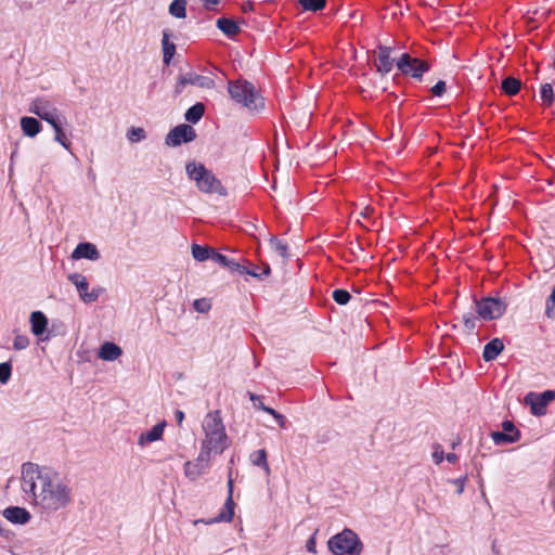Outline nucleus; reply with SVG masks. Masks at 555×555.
<instances>
[{"label":"nucleus","mask_w":555,"mask_h":555,"mask_svg":"<svg viewBox=\"0 0 555 555\" xmlns=\"http://www.w3.org/2000/svg\"><path fill=\"white\" fill-rule=\"evenodd\" d=\"M21 486L33 503L46 513L64 509L73 502V490L60 473L27 462L22 465Z\"/></svg>","instance_id":"1"},{"label":"nucleus","mask_w":555,"mask_h":555,"mask_svg":"<svg viewBox=\"0 0 555 555\" xmlns=\"http://www.w3.org/2000/svg\"><path fill=\"white\" fill-rule=\"evenodd\" d=\"M204 438L201 451L215 456L229 447V438L219 410L207 413L202 423Z\"/></svg>","instance_id":"2"},{"label":"nucleus","mask_w":555,"mask_h":555,"mask_svg":"<svg viewBox=\"0 0 555 555\" xmlns=\"http://www.w3.org/2000/svg\"><path fill=\"white\" fill-rule=\"evenodd\" d=\"M228 92L231 99L249 109L250 112H260L264 108V102L255 86L247 80L229 81Z\"/></svg>","instance_id":"3"},{"label":"nucleus","mask_w":555,"mask_h":555,"mask_svg":"<svg viewBox=\"0 0 555 555\" xmlns=\"http://www.w3.org/2000/svg\"><path fill=\"white\" fill-rule=\"evenodd\" d=\"M186 175L190 180L194 181L196 188L206 194H217L225 196L227 190L221 181L208 170L203 164L195 162L188 163L185 166Z\"/></svg>","instance_id":"4"},{"label":"nucleus","mask_w":555,"mask_h":555,"mask_svg":"<svg viewBox=\"0 0 555 555\" xmlns=\"http://www.w3.org/2000/svg\"><path fill=\"white\" fill-rule=\"evenodd\" d=\"M327 545L334 555H359L363 550L358 534L351 529H344L332 537Z\"/></svg>","instance_id":"5"},{"label":"nucleus","mask_w":555,"mask_h":555,"mask_svg":"<svg viewBox=\"0 0 555 555\" xmlns=\"http://www.w3.org/2000/svg\"><path fill=\"white\" fill-rule=\"evenodd\" d=\"M506 310V304L500 298L487 297L476 301V312L483 320L499 319Z\"/></svg>","instance_id":"6"},{"label":"nucleus","mask_w":555,"mask_h":555,"mask_svg":"<svg viewBox=\"0 0 555 555\" xmlns=\"http://www.w3.org/2000/svg\"><path fill=\"white\" fill-rule=\"evenodd\" d=\"M397 67L403 75H410L413 78H422L423 74L429 70V64L426 61L412 57L408 53L399 57Z\"/></svg>","instance_id":"7"},{"label":"nucleus","mask_w":555,"mask_h":555,"mask_svg":"<svg viewBox=\"0 0 555 555\" xmlns=\"http://www.w3.org/2000/svg\"><path fill=\"white\" fill-rule=\"evenodd\" d=\"M211 455L199 451L197 457L194 461H188L184 464V475L191 480H197L202 475H204L208 468L210 467Z\"/></svg>","instance_id":"8"},{"label":"nucleus","mask_w":555,"mask_h":555,"mask_svg":"<svg viewBox=\"0 0 555 555\" xmlns=\"http://www.w3.org/2000/svg\"><path fill=\"white\" fill-rule=\"evenodd\" d=\"M192 85L196 86L201 89H212L215 87V81L212 78L208 76L197 75L194 73H186L180 75L175 87V92L180 94L183 92L185 86Z\"/></svg>","instance_id":"9"},{"label":"nucleus","mask_w":555,"mask_h":555,"mask_svg":"<svg viewBox=\"0 0 555 555\" xmlns=\"http://www.w3.org/2000/svg\"><path fill=\"white\" fill-rule=\"evenodd\" d=\"M555 399L554 390H545L542 393L529 392L525 397L527 404H530L531 413L537 416L544 415L546 413L547 404Z\"/></svg>","instance_id":"10"},{"label":"nucleus","mask_w":555,"mask_h":555,"mask_svg":"<svg viewBox=\"0 0 555 555\" xmlns=\"http://www.w3.org/2000/svg\"><path fill=\"white\" fill-rule=\"evenodd\" d=\"M29 111L42 120L49 122L52 127L60 124L57 119V109L49 101L37 99L30 104Z\"/></svg>","instance_id":"11"},{"label":"nucleus","mask_w":555,"mask_h":555,"mask_svg":"<svg viewBox=\"0 0 555 555\" xmlns=\"http://www.w3.org/2000/svg\"><path fill=\"white\" fill-rule=\"evenodd\" d=\"M196 138L193 127L186 124L179 125L171 129L166 137V144L178 146L181 143H188Z\"/></svg>","instance_id":"12"},{"label":"nucleus","mask_w":555,"mask_h":555,"mask_svg":"<svg viewBox=\"0 0 555 555\" xmlns=\"http://www.w3.org/2000/svg\"><path fill=\"white\" fill-rule=\"evenodd\" d=\"M68 280L76 286L80 299L86 304L94 302L99 298V293L95 289L88 291L89 283L87 279L80 273H73L68 275Z\"/></svg>","instance_id":"13"},{"label":"nucleus","mask_w":555,"mask_h":555,"mask_svg":"<svg viewBox=\"0 0 555 555\" xmlns=\"http://www.w3.org/2000/svg\"><path fill=\"white\" fill-rule=\"evenodd\" d=\"M491 438L496 444L513 443L519 440L520 431L512 421H504L502 423V431H493Z\"/></svg>","instance_id":"14"},{"label":"nucleus","mask_w":555,"mask_h":555,"mask_svg":"<svg viewBox=\"0 0 555 555\" xmlns=\"http://www.w3.org/2000/svg\"><path fill=\"white\" fill-rule=\"evenodd\" d=\"M234 507H235V503L233 501V479L231 477H229L228 498L225 500L224 506L216 518L206 521V524H214L217 521H227V522L232 521V519L234 517Z\"/></svg>","instance_id":"15"},{"label":"nucleus","mask_w":555,"mask_h":555,"mask_svg":"<svg viewBox=\"0 0 555 555\" xmlns=\"http://www.w3.org/2000/svg\"><path fill=\"white\" fill-rule=\"evenodd\" d=\"M391 49L389 47L379 46L377 57L375 60V66L377 72L382 75H386L391 72L393 67V60L390 56Z\"/></svg>","instance_id":"16"},{"label":"nucleus","mask_w":555,"mask_h":555,"mask_svg":"<svg viewBox=\"0 0 555 555\" xmlns=\"http://www.w3.org/2000/svg\"><path fill=\"white\" fill-rule=\"evenodd\" d=\"M73 259H89L98 260L100 253L96 246L92 243H79L72 253Z\"/></svg>","instance_id":"17"},{"label":"nucleus","mask_w":555,"mask_h":555,"mask_svg":"<svg viewBox=\"0 0 555 555\" xmlns=\"http://www.w3.org/2000/svg\"><path fill=\"white\" fill-rule=\"evenodd\" d=\"M3 516L12 524L24 525L27 524L31 516L30 513L20 506H10L3 511Z\"/></svg>","instance_id":"18"},{"label":"nucleus","mask_w":555,"mask_h":555,"mask_svg":"<svg viewBox=\"0 0 555 555\" xmlns=\"http://www.w3.org/2000/svg\"><path fill=\"white\" fill-rule=\"evenodd\" d=\"M504 349L500 338L491 339L483 348L482 358L486 362L494 360Z\"/></svg>","instance_id":"19"},{"label":"nucleus","mask_w":555,"mask_h":555,"mask_svg":"<svg viewBox=\"0 0 555 555\" xmlns=\"http://www.w3.org/2000/svg\"><path fill=\"white\" fill-rule=\"evenodd\" d=\"M165 426L166 422H162L156 424L151 430L141 434L138 440L139 444L144 446L145 443H151L162 439Z\"/></svg>","instance_id":"20"},{"label":"nucleus","mask_w":555,"mask_h":555,"mask_svg":"<svg viewBox=\"0 0 555 555\" xmlns=\"http://www.w3.org/2000/svg\"><path fill=\"white\" fill-rule=\"evenodd\" d=\"M31 332L36 335H42L47 330L48 319L41 311H34L30 314Z\"/></svg>","instance_id":"21"},{"label":"nucleus","mask_w":555,"mask_h":555,"mask_svg":"<svg viewBox=\"0 0 555 555\" xmlns=\"http://www.w3.org/2000/svg\"><path fill=\"white\" fill-rule=\"evenodd\" d=\"M122 350L119 346L114 343L106 341L101 346L99 357L106 361H114L119 358Z\"/></svg>","instance_id":"22"},{"label":"nucleus","mask_w":555,"mask_h":555,"mask_svg":"<svg viewBox=\"0 0 555 555\" xmlns=\"http://www.w3.org/2000/svg\"><path fill=\"white\" fill-rule=\"evenodd\" d=\"M169 38H170L169 31L164 30L162 46H163V62L166 65L170 64V62L176 53V44L170 42Z\"/></svg>","instance_id":"23"},{"label":"nucleus","mask_w":555,"mask_h":555,"mask_svg":"<svg viewBox=\"0 0 555 555\" xmlns=\"http://www.w3.org/2000/svg\"><path fill=\"white\" fill-rule=\"evenodd\" d=\"M21 128L25 135L34 138L40 132L41 125L34 117H23L21 118Z\"/></svg>","instance_id":"24"},{"label":"nucleus","mask_w":555,"mask_h":555,"mask_svg":"<svg viewBox=\"0 0 555 555\" xmlns=\"http://www.w3.org/2000/svg\"><path fill=\"white\" fill-rule=\"evenodd\" d=\"M250 462L253 465L261 467L267 475H270L271 469L268 463V453L264 449H259L250 454Z\"/></svg>","instance_id":"25"},{"label":"nucleus","mask_w":555,"mask_h":555,"mask_svg":"<svg viewBox=\"0 0 555 555\" xmlns=\"http://www.w3.org/2000/svg\"><path fill=\"white\" fill-rule=\"evenodd\" d=\"M217 27L228 37H233L240 33L238 25L233 20L227 17L218 18Z\"/></svg>","instance_id":"26"},{"label":"nucleus","mask_w":555,"mask_h":555,"mask_svg":"<svg viewBox=\"0 0 555 555\" xmlns=\"http://www.w3.org/2000/svg\"><path fill=\"white\" fill-rule=\"evenodd\" d=\"M501 88L506 95L513 96L519 92L521 88V81L514 77H506L502 81Z\"/></svg>","instance_id":"27"},{"label":"nucleus","mask_w":555,"mask_h":555,"mask_svg":"<svg viewBox=\"0 0 555 555\" xmlns=\"http://www.w3.org/2000/svg\"><path fill=\"white\" fill-rule=\"evenodd\" d=\"M540 98L542 100V105L548 107L555 101V92L554 88L551 83H543L540 89Z\"/></svg>","instance_id":"28"},{"label":"nucleus","mask_w":555,"mask_h":555,"mask_svg":"<svg viewBox=\"0 0 555 555\" xmlns=\"http://www.w3.org/2000/svg\"><path fill=\"white\" fill-rule=\"evenodd\" d=\"M205 106L203 103H196L191 106L185 113V119L190 122L196 124L204 115Z\"/></svg>","instance_id":"29"},{"label":"nucleus","mask_w":555,"mask_h":555,"mask_svg":"<svg viewBox=\"0 0 555 555\" xmlns=\"http://www.w3.org/2000/svg\"><path fill=\"white\" fill-rule=\"evenodd\" d=\"M212 249L214 248H211L209 246H201L197 244H193L192 245V256L197 261H205V260L210 259Z\"/></svg>","instance_id":"30"},{"label":"nucleus","mask_w":555,"mask_h":555,"mask_svg":"<svg viewBox=\"0 0 555 555\" xmlns=\"http://www.w3.org/2000/svg\"><path fill=\"white\" fill-rule=\"evenodd\" d=\"M169 13L177 18L186 16V0H173L169 5Z\"/></svg>","instance_id":"31"},{"label":"nucleus","mask_w":555,"mask_h":555,"mask_svg":"<svg viewBox=\"0 0 555 555\" xmlns=\"http://www.w3.org/2000/svg\"><path fill=\"white\" fill-rule=\"evenodd\" d=\"M298 3L305 11H321L326 5V0H298Z\"/></svg>","instance_id":"32"},{"label":"nucleus","mask_w":555,"mask_h":555,"mask_svg":"<svg viewBox=\"0 0 555 555\" xmlns=\"http://www.w3.org/2000/svg\"><path fill=\"white\" fill-rule=\"evenodd\" d=\"M224 268H228L232 272H238L240 274H248L251 276H258V274L254 271L248 270L246 267L240 264L233 259L227 258V264L223 266Z\"/></svg>","instance_id":"33"},{"label":"nucleus","mask_w":555,"mask_h":555,"mask_svg":"<svg viewBox=\"0 0 555 555\" xmlns=\"http://www.w3.org/2000/svg\"><path fill=\"white\" fill-rule=\"evenodd\" d=\"M270 246L282 258L286 259L288 257V245L285 242L272 237L270 240Z\"/></svg>","instance_id":"34"},{"label":"nucleus","mask_w":555,"mask_h":555,"mask_svg":"<svg viewBox=\"0 0 555 555\" xmlns=\"http://www.w3.org/2000/svg\"><path fill=\"white\" fill-rule=\"evenodd\" d=\"M332 296H333V299L335 300V302L340 306L347 305L351 299L350 293L343 288H337V289L333 291Z\"/></svg>","instance_id":"35"},{"label":"nucleus","mask_w":555,"mask_h":555,"mask_svg":"<svg viewBox=\"0 0 555 555\" xmlns=\"http://www.w3.org/2000/svg\"><path fill=\"white\" fill-rule=\"evenodd\" d=\"M52 128L54 129V132H55V137H54L55 141H57L62 146H64L66 150H68L70 146V141L65 135V133L62 129L61 122L57 125H54V127H52Z\"/></svg>","instance_id":"36"},{"label":"nucleus","mask_w":555,"mask_h":555,"mask_svg":"<svg viewBox=\"0 0 555 555\" xmlns=\"http://www.w3.org/2000/svg\"><path fill=\"white\" fill-rule=\"evenodd\" d=\"M127 138L128 140H130L131 142H138V141H141L145 138V131L143 128H135V127H132L128 130L127 132Z\"/></svg>","instance_id":"37"},{"label":"nucleus","mask_w":555,"mask_h":555,"mask_svg":"<svg viewBox=\"0 0 555 555\" xmlns=\"http://www.w3.org/2000/svg\"><path fill=\"white\" fill-rule=\"evenodd\" d=\"M261 410L269 413L270 415H272L275 418V421L280 427H285L286 420H285L284 415L276 412L274 409L266 406V405H261Z\"/></svg>","instance_id":"38"},{"label":"nucleus","mask_w":555,"mask_h":555,"mask_svg":"<svg viewBox=\"0 0 555 555\" xmlns=\"http://www.w3.org/2000/svg\"><path fill=\"white\" fill-rule=\"evenodd\" d=\"M12 367L9 362L0 363V383L5 384L10 379Z\"/></svg>","instance_id":"39"},{"label":"nucleus","mask_w":555,"mask_h":555,"mask_svg":"<svg viewBox=\"0 0 555 555\" xmlns=\"http://www.w3.org/2000/svg\"><path fill=\"white\" fill-rule=\"evenodd\" d=\"M29 345V339L25 335H16L13 341V347L16 350L26 349Z\"/></svg>","instance_id":"40"},{"label":"nucleus","mask_w":555,"mask_h":555,"mask_svg":"<svg viewBox=\"0 0 555 555\" xmlns=\"http://www.w3.org/2000/svg\"><path fill=\"white\" fill-rule=\"evenodd\" d=\"M462 321L464 323V326L469 331H473L476 326V318L474 317L473 313H464L462 315Z\"/></svg>","instance_id":"41"},{"label":"nucleus","mask_w":555,"mask_h":555,"mask_svg":"<svg viewBox=\"0 0 555 555\" xmlns=\"http://www.w3.org/2000/svg\"><path fill=\"white\" fill-rule=\"evenodd\" d=\"M446 91V82L443 80H439L433 88L431 93L436 96H441Z\"/></svg>","instance_id":"42"},{"label":"nucleus","mask_w":555,"mask_h":555,"mask_svg":"<svg viewBox=\"0 0 555 555\" xmlns=\"http://www.w3.org/2000/svg\"><path fill=\"white\" fill-rule=\"evenodd\" d=\"M467 480V477H460L456 479H453L451 482L455 486L457 494H462L465 488V482Z\"/></svg>","instance_id":"43"},{"label":"nucleus","mask_w":555,"mask_h":555,"mask_svg":"<svg viewBox=\"0 0 555 555\" xmlns=\"http://www.w3.org/2000/svg\"><path fill=\"white\" fill-rule=\"evenodd\" d=\"M227 256L216 251L215 249H212V253H211V257L210 259L217 263H219L221 267H223L224 264H227Z\"/></svg>","instance_id":"44"},{"label":"nucleus","mask_w":555,"mask_h":555,"mask_svg":"<svg viewBox=\"0 0 555 555\" xmlns=\"http://www.w3.org/2000/svg\"><path fill=\"white\" fill-rule=\"evenodd\" d=\"M433 459L436 464H440L443 461V450L439 444L436 446L435 451L433 453Z\"/></svg>","instance_id":"45"},{"label":"nucleus","mask_w":555,"mask_h":555,"mask_svg":"<svg viewBox=\"0 0 555 555\" xmlns=\"http://www.w3.org/2000/svg\"><path fill=\"white\" fill-rule=\"evenodd\" d=\"M315 538L314 535L310 537V539L307 541L306 543V548L309 553H315L317 550H315Z\"/></svg>","instance_id":"46"},{"label":"nucleus","mask_w":555,"mask_h":555,"mask_svg":"<svg viewBox=\"0 0 555 555\" xmlns=\"http://www.w3.org/2000/svg\"><path fill=\"white\" fill-rule=\"evenodd\" d=\"M249 398L250 400L254 402V405L255 408L257 409H260L261 410V405H264L262 402H261V398L255 393H251L249 392Z\"/></svg>","instance_id":"47"},{"label":"nucleus","mask_w":555,"mask_h":555,"mask_svg":"<svg viewBox=\"0 0 555 555\" xmlns=\"http://www.w3.org/2000/svg\"><path fill=\"white\" fill-rule=\"evenodd\" d=\"M175 417H176V421H177V425H178L179 427H181V426H182V423H183V421H184V412H183V411H181V410H177V411L175 412Z\"/></svg>","instance_id":"48"},{"label":"nucleus","mask_w":555,"mask_h":555,"mask_svg":"<svg viewBox=\"0 0 555 555\" xmlns=\"http://www.w3.org/2000/svg\"><path fill=\"white\" fill-rule=\"evenodd\" d=\"M554 307H555V305L551 304L550 300L547 299L545 313H546V315L548 318H553V315H554Z\"/></svg>","instance_id":"49"},{"label":"nucleus","mask_w":555,"mask_h":555,"mask_svg":"<svg viewBox=\"0 0 555 555\" xmlns=\"http://www.w3.org/2000/svg\"><path fill=\"white\" fill-rule=\"evenodd\" d=\"M205 8L210 9L214 5H217L220 0H202Z\"/></svg>","instance_id":"50"},{"label":"nucleus","mask_w":555,"mask_h":555,"mask_svg":"<svg viewBox=\"0 0 555 555\" xmlns=\"http://www.w3.org/2000/svg\"><path fill=\"white\" fill-rule=\"evenodd\" d=\"M203 304L204 301L203 300H195L194 302V308L199 311V312H204L206 310L205 307H203Z\"/></svg>","instance_id":"51"},{"label":"nucleus","mask_w":555,"mask_h":555,"mask_svg":"<svg viewBox=\"0 0 555 555\" xmlns=\"http://www.w3.org/2000/svg\"><path fill=\"white\" fill-rule=\"evenodd\" d=\"M446 459L450 463H455L457 461V455L455 453H448Z\"/></svg>","instance_id":"52"},{"label":"nucleus","mask_w":555,"mask_h":555,"mask_svg":"<svg viewBox=\"0 0 555 555\" xmlns=\"http://www.w3.org/2000/svg\"><path fill=\"white\" fill-rule=\"evenodd\" d=\"M372 211L371 208L366 207L362 212H361V216L362 217H369L370 212Z\"/></svg>","instance_id":"53"},{"label":"nucleus","mask_w":555,"mask_h":555,"mask_svg":"<svg viewBox=\"0 0 555 555\" xmlns=\"http://www.w3.org/2000/svg\"><path fill=\"white\" fill-rule=\"evenodd\" d=\"M3 531H4V530H3V528H2V522L0 521V535H2V534H3Z\"/></svg>","instance_id":"54"},{"label":"nucleus","mask_w":555,"mask_h":555,"mask_svg":"<svg viewBox=\"0 0 555 555\" xmlns=\"http://www.w3.org/2000/svg\"><path fill=\"white\" fill-rule=\"evenodd\" d=\"M269 272H270V269H269V267H268V268L266 269L264 273H266V274H269Z\"/></svg>","instance_id":"55"}]
</instances>
